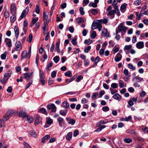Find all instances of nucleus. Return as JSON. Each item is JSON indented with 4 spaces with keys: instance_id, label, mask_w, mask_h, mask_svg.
Wrapping results in <instances>:
<instances>
[{
    "instance_id": "nucleus-15",
    "label": "nucleus",
    "mask_w": 148,
    "mask_h": 148,
    "mask_svg": "<svg viewBox=\"0 0 148 148\" xmlns=\"http://www.w3.org/2000/svg\"><path fill=\"white\" fill-rule=\"evenodd\" d=\"M127 5V4L126 3H124L121 5L120 10L122 13H123L125 11Z\"/></svg>"
},
{
    "instance_id": "nucleus-46",
    "label": "nucleus",
    "mask_w": 148,
    "mask_h": 148,
    "mask_svg": "<svg viewBox=\"0 0 148 148\" xmlns=\"http://www.w3.org/2000/svg\"><path fill=\"white\" fill-rule=\"evenodd\" d=\"M110 90L111 93L112 95H113L118 92L117 90L112 88H110Z\"/></svg>"
},
{
    "instance_id": "nucleus-32",
    "label": "nucleus",
    "mask_w": 148,
    "mask_h": 148,
    "mask_svg": "<svg viewBox=\"0 0 148 148\" xmlns=\"http://www.w3.org/2000/svg\"><path fill=\"white\" fill-rule=\"evenodd\" d=\"M27 120L29 123H32L34 121L33 118L30 116H27Z\"/></svg>"
},
{
    "instance_id": "nucleus-37",
    "label": "nucleus",
    "mask_w": 148,
    "mask_h": 148,
    "mask_svg": "<svg viewBox=\"0 0 148 148\" xmlns=\"http://www.w3.org/2000/svg\"><path fill=\"white\" fill-rule=\"evenodd\" d=\"M98 23H93L92 25L91 28L92 30H94L97 28V26L98 25Z\"/></svg>"
},
{
    "instance_id": "nucleus-45",
    "label": "nucleus",
    "mask_w": 148,
    "mask_h": 148,
    "mask_svg": "<svg viewBox=\"0 0 148 148\" xmlns=\"http://www.w3.org/2000/svg\"><path fill=\"white\" fill-rule=\"evenodd\" d=\"M124 27L123 26V23H121L118 26V30L120 31H122L123 28Z\"/></svg>"
},
{
    "instance_id": "nucleus-11",
    "label": "nucleus",
    "mask_w": 148,
    "mask_h": 148,
    "mask_svg": "<svg viewBox=\"0 0 148 148\" xmlns=\"http://www.w3.org/2000/svg\"><path fill=\"white\" fill-rule=\"evenodd\" d=\"M46 123L44 125L45 128H47L49 126H47V125H51L53 121L52 120L49 118H47L46 119Z\"/></svg>"
},
{
    "instance_id": "nucleus-14",
    "label": "nucleus",
    "mask_w": 148,
    "mask_h": 148,
    "mask_svg": "<svg viewBox=\"0 0 148 148\" xmlns=\"http://www.w3.org/2000/svg\"><path fill=\"white\" fill-rule=\"evenodd\" d=\"M12 73V71L9 70L5 74L4 77L6 80H8L11 76Z\"/></svg>"
},
{
    "instance_id": "nucleus-44",
    "label": "nucleus",
    "mask_w": 148,
    "mask_h": 148,
    "mask_svg": "<svg viewBox=\"0 0 148 148\" xmlns=\"http://www.w3.org/2000/svg\"><path fill=\"white\" fill-rule=\"evenodd\" d=\"M97 10L96 9H93L91 10V13L93 15H96L98 13Z\"/></svg>"
},
{
    "instance_id": "nucleus-47",
    "label": "nucleus",
    "mask_w": 148,
    "mask_h": 148,
    "mask_svg": "<svg viewBox=\"0 0 148 148\" xmlns=\"http://www.w3.org/2000/svg\"><path fill=\"white\" fill-rule=\"evenodd\" d=\"M77 39V38L76 37H75L72 39L71 41L72 43L74 45H75L77 43L76 41Z\"/></svg>"
},
{
    "instance_id": "nucleus-30",
    "label": "nucleus",
    "mask_w": 148,
    "mask_h": 148,
    "mask_svg": "<svg viewBox=\"0 0 148 148\" xmlns=\"http://www.w3.org/2000/svg\"><path fill=\"white\" fill-rule=\"evenodd\" d=\"M50 138V136L49 135H47L44 137H43L42 139V142L44 143L46 140L49 139Z\"/></svg>"
},
{
    "instance_id": "nucleus-35",
    "label": "nucleus",
    "mask_w": 148,
    "mask_h": 148,
    "mask_svg": "<svg viewBox=\"0 0 148 148\" xmlns=\"http://www.w3.org/2000/svg\"><path fill=\"white\" fill-rule=\"evenodd\" d=\"M132 47L131 45H126L124 47V50H130Z\"/></svg>"
},
{
    "instance_id": "nucleus-39",
    "label": "nucleus",
    "mask_w": 148,
    "mask_h": 148,
    "mask_svg": "<svg viewBox=\"0 0 148 148\" xmlns=\"http://www.w3.org/2000/svg\"><path fill=\"white\" fill-rule=\"evenodd\" d=\"M32 34H30L29 35V37L27 38V40L29 43L32 42Z\"/></svg>"
},
{
    "instance_id": "nucleus-19",
    "label": "nucleus",
    "mask_w": 148,
    "mask_h": 148,
    "mask_svg": "<svg viewBox=\"0 0 148 148\" xmlns=\"http://www.w3.org/2000/svg\"><path fill=\"white\" fill-rule=\"evenodd\" d=\"M119 86L121 88H122L126 86V83H125L123 81L119 80Z\"/></svg>"
},
{
    "instance_id": "nucleus-57",
    "label": "nucleus",
    "mask_w": 148,
    "mask_h": 148,
    "mask_svg": "<svg viewBox=\"0 0 148 148\" xmlns=\"http://www.w3.org/2000/svg\"><path fill=\"white\" fill-rule=\"evenodd\" d=\"M83 78V77L81 75H79L77 77L76 80L77 82H79L80 80L82 79Z\"/></svg>"
},
{
    "instance_id": "nucleus-28",
    "label": "nucleus",
    "mask_w": 148,
    "mask_h": 148,
    "mask_svg": "<svg viewBox=\"0 0 148 148\" xmlns=\"http://www.w3.org/2000/svg\"><path fill=\"white\" fill-rule=\"evenodd\" d=\"M5 126V122L3 119H0V128L4 127Z\"/></svg>"
},
{
    "instance_id": "nucleus-33",
    "label": "nucleus",
    "mask_w": 148,
    "mask_h": 148,
    "mask_svg": "<svg viewBox=\"0 0 148 148\" xmlns=\"http://www.w3.org/2000/svg\"><path fill=\"white\" fill-rule=\"evenodd\" d=\"M97 4L92 2H90V3L88 4L89 6L92 7L93 8H96L97 7Z\"/></svg>"
},
{
    "instance_id": "nucleus-22",
    "label": "nucleus",
    "mask_w": 148,
    "mask_h": 148,
    "mask_svg": "<svg viewBox=\"0 0 148 148\" xmlns=\"http://www.w3.org/2000/svg\"><path fill=\"white\" fill-rule=\"evenodd\" d=\"M72 136V132H69L66 135V139L67 141H69L71 139Z\"/></svg>"
},
{
    "instance_id": "nucleus-52",
    "label": "nucleus",
    "mask_w": 148,
    "mask_h": 148,
    "mask_svg": "<svg viewBox=\"0 0 148 148\" xmlns=\"http://www.w3.org/2000/svg\"><path fill=\"white\" fill-rule=\"evenodd\" d=\"M119 50V47H116V46L114 47L112 49V51L114 52V53H116Z\"/></svg>"
},
{
    "instance_id": "nucleus-50",
    "label": "nucleus",
    "mask_w": 148,
    "mask_h": 148,
    "mask_svg": "<svg viewBox=\"0 0 148 148\" xmlns=\"http://www.w3.org/2000/svg\"><path fill=\"white\" fill-rule=\"evenodd\" d=\"M115 14V12L113 10H111L108 12L107 13V15L108 16L109 15H114Z\"/></svg>"
},
{
    "instance_id": "nucleus-7",
    "label": "nucleus",
    "mask_w": 148,
    "mask_h": 148,
    "mask_svg": "<svg viewBox=\"0 0 148 148\" xmlns=\"http://www.w3.org/2000/svg\"><path fill=\"white\" fill-rule=\"evenodd\" d=\"M10 11L13 15H15L16 12V7L15 4H12L11 5Z\"/></svg>"
},
{
    "instance_id": "nucleus-51",
    "label": "nucleus",
    "mask_w": 148,
    "mask_h": 148,
    "mask_svg": "<svg viewBox=\"0 0 148 148\" xmlns=\"http://www.w3.org/2000/svg\"><path fill=\"white\" fill-rule=\"evenodd\" d=\"M111 87L114 88H116L118 87V84L116 83H112L111 84Z\"/></svg>"
},
{
    "instance_id": "nucleus-49",
    "label": "nucleus",
    "mask_w": 148,
    "mask_h": 148,
    "mask_svg": "<svg viewBox=\"0 0 148 148\" xmlns=\"http://www.w3.org/2000/svg\"><path fill=\"white\" fill-rule=\"evenodd\" d=\"M7 52L5 51L2 54L1 56V58L2 60H5L6 58Z\"/></svg>"
},
{
    "instance_id": "nucleus-41",
    "label": "nucleus",
    "mask_w": 148,
    "mask_h": 148,
    "mask_svg": "<svg viewBox=\"0 0 148 148\" xmlns=\"http://www.w3.org/2000/svg\"><path fill=\"white\" fill-rule=\"evenodd\" d=\"M128 68L131 69L133 71H134L136 69L135 67L133 66V64H128Z\"/></svg>"
},
{
    "instance_id": "nucleus-12",
    "label": "nucleus",
    "mask_w": 148,
    "mask_h": 148,
    "mask_svg": "<svg viewBox=\"0 0 148 148\" xmlns=\"http://www.w3.org/2000/svg\"><path fill=\"white\" fill-rule=\"evenodd\" d=\"M143 79L138 76L133 78L132 79V81L135 82H139L143 80Z\"/></svg>"
},
{
    "instance_id": "nucleus-56",
    "label": "nucleus",
    "mask_w": 148,
    "mask_h": 148,
    "mask_svg": "<svg viewBox=\"0 0 148 148\" xmlns=\"http://www.w3.org/2000/svg\"><path fill=\"white\" fill-rule=\"evenodd\" d=\"M96 36V32L95 31H93L91 35V38L94 39L95 38Z\"/></svg>"
},
{
    "instance_id": "nucleus-62",
    "label": "nucleus",
    "mask_w": 148,
    "mask_h": 148,
    "mask_svg": "<svg viewBox=\"0 0 148 148\" xmlns=\"http://www.w3.org/2000/svg\"><path fill=\"white\" fill-rule=\"evenodd\" d=\"M98 96V94L96 93H93V95L92 96V99L94 98L96 99L97 98Z\"/></svg>"
},
{
    "instance_id": "nucleus-24",
    "label": "nucleus",
    "mask_w": 148,
    "mask_h": 148,
    "mask_svg": "<svg viewBox=\"0 0 148 148\" xmlns=\"http://www.w3.org/2000/svg\"><path fill=\"white\" fill-rule=\"evenodd\" d=\"M60 44V42L59 41H57L56 44V47L55 50H56L58 52H60V50L59 49V46Z\"/></svg>"
},
{
    "instance_id": "nucleus-36",
    "label": "nucleus",
    "mask_w": 148,
    "mask_h": 148,
    "mask_svg": "<svg viewBox=\"0 0 148 148\" xmlns=\"http://www.w3.org/2000/svg\"><path fill=\"white\" fill-rule=\"evenodd\" d=\"M64 75L65 76L68 77H71L72 76V73L71 71H69L64 73Z\"/></svg>"
},
{
    "instance_id": "nucleus-21",
    "label": "nucleus",
    "mask_w": 148,
    "mask_h": 148,
    "mask_svg": "<svg viewBox=\"0 0 148 148\" xmlns=\"http://www.w3.org/2000/svg\"><path fill=\"white\" fill-rule=\"evenodd\" d=\"M107 123H108V121H100L97 123L96 126L97 127H99L101 124H105Z\"/></svg>"
},
{
    "instance_id": "nucleus-23",
    "label": "nucleus",
    "mask_w": 148,
    "mask_h": 148,
    "mask_svg": "<svg viewBox=\"0 0 148 148\" xmlns=\"http://www.w3.org/2000/svg\"><path fill=\"white\" fill-rule=\"evenodd\" d=\"M64 108L65 109H67L69 108V103L67 101H64L62 103Z\"/></svg>"
},
{
    "instance_id": "nucleus-17",
    "label": "nucleus",
    "mask_w": 148,
    "mask_h": 148,
    "mask_svg": "<svg viewBox=\"0 0 148 148\" xmlns=\"http://www.w3.org/2000/svg\"><path fill=\"white\" fill-rule=\"evenodd\" d=\"M14 30V33L15 34V36L16 38H17L19 34V28L17 26H15Z\"/></svg>"
},
{
    "instance_id": "nucleus-20",
    "label": "nucleus",
    "mask_w": 148,
    "mask_h": 148,
    "mask_svg": "<svg viewBox=\"0 0 148 148\" xmlns=\"http://www.w3.org/2000/svg\"><path fill=\"white\" fill-rule=\"evenodd\" d=\"M38 111L39 112L43 114L46 115L47 114V113L46 110L44 108H40L38 110Z\"/></svg>"
},
{
    "instance_id": "nucleus-3",
    "label": "nucleus",
    "mask_w": 148,
    "mask_h": 148,
    "mask_svg": "<svg viewBox=\"0 0 148 148\" xmlns=\"http://www.w3.org/2000/svg\"><path fill=\"white\" fill-rule=\"evenodd\" d=\"M33 74V72H32L29 74L27 73H25L24 74V77L27 81L29 80L32 78Z\"/></svg>"
},
{
    "instance_id": "nucleus-26",
    "label": "nucleus",
    "mask_w": 148,
    "mask_h": 148,
    "mask_svg": "<svg viewBox=\"0 0 148 148\" xmlns=\"http://www.w3.org/2000/svg\"><path fill=\"white\" fill-rule=\"evenodd\" d=\"M84 21V19L82 17H79L76 19V22L77 23H82Z\"/></svg>"
},
{
    "instance_id": "nucleus-13",
    "label": "nucleus",
    "mask_w": 148,
    "mask_h": 148,
    "mask_svg": "<svg viewBox=\"0 0 148 148\" xmlns=\"http://www.w3.org/2000/svg\"><path fill=\"white\" fill-rule=\"evenodd\" d=\"M29 10V8H27L23 10L20 16L21 18H23L27 14Z\"/></svg>"
},
{
    "instance_id": "nucleus-9",
    "label": "nucleus",
    "mask_w": 148,
    "mask_h": 148,
    "mask_svg": "<svg viewBox=\"0 0 148 148\" xmlns=\"http://www.w3.org/2000/svg\"><path fill=\"white\" fill-rule=\"evenodd\" d=\"M43 17L44 23L45 24V25H46L48 24L49 22L50 19H48V16L45 14V12H43Z\"/></svg>"
},
{
    "instance_id": "nucleus-48",
    "label": "nucleus",
    "mask_w": 148,
    "mask_h": 148,
    "mask_svg": "<svg viewBox=\"0 0 148 148\" xmlns=\"http://www.w3.org/2000/svg\"><path fill=\"white\" fill-rule=\"evenodd\" d=\"M90 49L91 47L90 46H88L86 47H85L84 51L85 53H87L89 52Z\"/></svg>"
},
{
    "instance_id": "nucleus-34",
    "label": "nucleus",
    "mask_w": 148,
    "mask_h": 148,
    "mask_svg": "<svg viewBox=\"0 0 148 148\" xmlns=\"http://www.w3.org/2000/svg\"><path fill=\"white\" fill-rule=\"evenodd\" d=\"M98 22L99 23L106 24L108 22V20L106 18L103 19H101L99 20Z\"/></svg>"
},
{
    "instance_id": "nucleus-5",
    "label": "nucleus",
    "mask_w": 148,
    "mask_h": 148,
    "mask_svg": "<svg viewBox=\"0 0 148 148\" xmlns=\"http://www.w3.org/2000/svg\"><path fill=\"white\" fill-rule=\"evenodd\" d=\"M66 120L68 122V123L73 125L75 124V121L70 117H68L66 118Z\"/></svg>"
},
{
    "instance_id": "nucleus-1",
    "label": "nucleus",
    "mask_w": 148,
    "mask_h": 148,
    "mask_svg": "<svg viewBox=\"0 0 148 148\" xmlns=\"http://www.w3.org/2000/svg\"><path fill=\"white\" fill-rule=\"evenodd\" d=\"M13 113V111L12 110H8L3 117L4 120L6 121H7L12 115Z\"/></svg>"
},
{
    "instance_id": "nucleus-2",
    "label": "nucleus",
    "mask_w": 148,
    "mask_h": 148,
    "mask_svg": "<svg viewBox=\"0 0 148 148\" xmlns=\"http://www.w3.org/2000/svg\"><path fill=\"white\" fill-rule=\"evenodd\" d=\"M47 107L48 110H51V111L52 112H55L56 111V106L53 104L51 103L48 104Z\"/></svg>"
},
{
    "instance_id": "nucleus-38",
    "label": "nucleus",
    "mask_w": 148,
    "mask_h": 148,
    "mask_svg": "<svg viewBox=\"0 0 148 148\" xmlns=\"http://www.w3.org/2000/svg\"><path fill=\"white\" fill-rule=\"evenodd\" d=\"M29 134L30 136H33L34 137H36L37 135L36 133L33 131H30Z\"/></svg>"
},
{
    "instance_id": "nucleus-59",
    "label": "nucleus",
    "mask_w": 148,
    "mask_h": 148,
    "mask_svg": "<svg viewBox=\"0 0 148 148\" xmlns=\"http://www.w3.org/2000/svg\"><path fill=\"white\" fill-rule=\"evenodd\" d=\"M112 5L114 7V8L118 7V5L116 3V1L115 0H114L112 3Z\"/></svg>"
},
{
    "instance_id": "nucleus-4",
    "label": "nucleus",
    "mask_w": 148,
    "mask_h": 148,
    "mask_svg": "<svg viewBox=\"0 0 148 148\" xmlns=\"http://www.w3.org/2000/svg\"><path fill=\"white\" fill-rule=\"evenodd\" d=\"M15 50L17 51H20L22 49L21 43L19 41H16L15 43Z\"/></svg>"
},
{
    "instance_id": "nucleus-54",
    "label": "nucleus",
    "mask_w": 148,
    "mask_h": 148,
    "mask_svg": "<svg viewBox=\"0 0 148 148\" xmlns=\"http://www.w3.org/2000/svg\"><path fill=\"white\" fill-rule=\"evenodd\" d=\"M16 20V17L14 15H13V16H11L10 18V21L12 22H14Z\"/></svg>"
},
{
    "instance_id": "nucleus-31",
    "label": "nucleus",
    "mask_w": 148,
    "mask_h": 148,
    "mask_svg": "<svg viewBox=\"0 0 148 148\" xmlns=\"http://www.w3.org/2000/svg\"><path fill=\"white\" fill-rule=\"evenodd\" d=\"M106 127V126L105 125H101L96 130L95 132H99Z\"/></svg>"
},
{
    "instance_id": "nucleus-10",
    "label": "nucleus",
    "mask_w": 148,
    "mask_h": 148,
    "mask_svg": "<svg viewBox=\"0 0 148 148\" xmlns=\"http://www.w3.org/2000/svg\"><path fill=\"white\" fill-rule=\"evenodd\" d=\"M136 46L137 48L141 49L144 47V42L142 41L138 42L136 43Z\"/></svg>"
},
{
    "instance_id": "nucleus-64",
    "label": "nucleus",
    "mask_w": 148,
    "mask_h": 148,
    "mask_svg": "<svg viewBox=\"0 0 148 148\" xmlns=\"http://www.w3.org/2000/svg\"><path fill=\"white\" fill-rule=\"evenodd\" d=\"M23 144L25 146V148H31L29 145L25 142L23 143Z\"/></svg>"
},
{
    "instance_id": "nucleus-58",
    "label": "nucleus",
    "mask_w": 148,
    "mask_h": 148,
    "mask_svg": "<svg viewBox=\"0 0 148 148\" xmlns=\"http://www.w3.org/2000/svg\"><path fill=\"white\" fill-rule=\"evenodd\" d=\"M109 108L107 106L103 107L102 108V110L104 112H107L109 110Z\"/></svg>"
},
{
    "instance_id": "nucleus-27",
    "label": "nucleus",
    "mask_w": 148,
    "mask_h": 148,
    "mask_svg": "<svg viewBox=\"0 0 148 148\" xmlns=\"http://www.w3.org/2000/svg\"><path fill=\"white\" fill-rule=\"evenodd\" d=\"M68 112V111L66 110H61L60 111V114L63 116H66Z\"/></svg>"
},
{
    "instance_id": "nucleus-29",
    "label": "nucleus",
    "mask_w": 148,
    "mask_h": 148,
    "mask_svg": "<svg viewBox=\"0 0 148 148\" xmlns=\"http://www.w3.org/2000/svg\"><path fill=\"white\" fill-rule=\"evenodd\" d=\"M18 115L22 117H24L27 116L26 113L23 111L19 112Z\"/></svg>"
},
{
    "instance_id": "nucleus-25",
    "label": "nucleus",
    "mask_w": 148,
    "mask_h": 148,
    "mask_svg": "<svg viewBox=\"0 0 148 148\" xmlns=\"http://www.w3.org/2000/svg\"><path fill=\"white\" fill-rule=\"evenodd\" d=\"M102 33L104 34V36L107 37L109 36V33L108 32L107 29H104L102 30Z\"/></svg>"
},
{
    "instance_id": "nucleus-61",
    "label": "nucleus",
    "mask_w": 148,
    "mask_h": 148,
    "mask_svg": "<svg viewBox=\"0 0 148 148\" xmlns=\"http://www.w3.org/2000/svg\"><path fill=\"white\" fill-rule=\"evenodd\" d=\"M136 41L137 38L136 36H133L132 39V42L133 43H135Z\"/></svg>"
},
{
    "instance_id": "nucleus-6",
    "label": "nucleus",
    "mask_w": 148,
    "mask_h": 148,
    "mask_svg": "<svg viewBox=\"0 0 148 148\" xmlns=\"http://www.w3.org/2000/svg\"><path fill=\"white\" fill-rule=\"evenodd\" d=\"M21 57L22 58H29L30 56L29 54L27 53V52L26 50H25L23 51L21 55Z\"/></svg>"
},
{
    "instance_id": "nucleus-43",
    "label": "nucleus",
    "mask_w": 148,
    "mask_h": 148,
    "mask_svg": "<svg viewBox=\"0 0 148 148\" xmlns=\"http://www.w3.org/2000/svg\"><path fill=\"white\" fill-rule=\"evenodd\" d=\"M60 58L59 56H56L54 57L53 58L54 62L56 63H57L59 61Z\"/></svg>"
},
{
    "instance_id": "nucleus-42",
    "label": "nucleus",
    "mask_w": 148,
    "mask_h": 148,
    "mask_svg": "<svg viewBox=\"0 0 148 148\" xmlns=\"http://www.w3.org/2000/svg\"><path fill=\"white\" fill-rule=\"evenodd\" d=\"M114 12L115 13L117 14V15L119 16L120 15V13L119 9L118 8V7L114 8Z\"/></svg>"
},
{
    "instance_id": "nucleus-53",
    "label": "nucleus",
    "mask_w": 148,
    "mask_h": 148,
    "mask_svg": "<svg viewBox=\"0 0 148 148\" xmlns=\"http://www.w3.org/2000/svg\"><path fill=\"white\" fill-rule=\"evenodd\" d=\"M124 141L127 143H130L132 141V139L129 138H125L124 139Z\"/></svg>"
},
{
    "instance_id": "nucleus-16",
    "label": "nucleus",
    "mask_w": 148,
    "mask_h": 148,
    "mask_svg": "<svg viewBox=\"0 0 148 148\" xmlns=\"http://www.w3.org/2000/svg\"><path fill=\"white\" fill-rule=\"evenodd\" d=\"M122 58V55L119 53L116 55L114 58V60L116 62H118Z\"/></svg>"
},
{
    "instance_id": "nucleus-8",
    "label": "nucleus",
    "mask_w": 148,
    "mask_h": 148,
    "mask_svg": "<svg viewBox=\"0 0 148 148\" xmlns=\"http://www.w3.org/2000/svg\"><path fill=\"white\" fill-rule=\"evenodd\" d=\"M42 121V118L40 116L37 115L36 117L34 122V125H37L39 124Z\"/></svg>"
},
{
    "instance_id": "nucleus-40",
    "label": "nucleus",
    "mask_w": 148,
    "mask_h": 148,
    "mask_svg": "<svg viewBox=\"0 0 148 148\" xmlns=\"http://www.w3.org/2000/svg\"><path fill=\"white\" fill-rule=\"evenodd\" d=\"M141 3V1L140 0H136L134 2V4L136 6L139 5Z\"/></svg>"
},
{
    "instance_id": "nucleus-18",
    "label": "nucleus",
    "mask_w": 148,
    "mask_h": 148,
    "mask_svg": "<svg viewBox=\"0 0 148 148\" xmlns=\"http://www.w3.org/2000/svg\"><path fill=\"white\" fill-rule=\"evenodd\" d=\"M112 97L118 101H120L121 99V96L119 94L116 93L114 94L113 96Z\"/></svg>"
},
{
    "instance_id": "nucleus-60",
    "label": "nucleus",
    "mask_w": 148,
    "mask_h": 148,
    "mask_svg": "<svg viewBox=\"0 0 148 148\" xmlns=\"http://www.w3.org/2000/svg\"><path fill=\"white\" fill-rule=\"evenodd\" d=\"M35 12L36 13L38 14L40 12V8L39 6L36 5V9H35Z\"/></svg>"
},
{
    "instance_id": "nucleus-63",
    "label": "nucleus",
    "mask_w": 148,
    "mask_h": 148,
    "mask_svg": "<svg viewBox=\"0 0 148 148\" xmlns=\"http://www.w3.org/2000/svg\"><path fill=\"white\" fill-rule=\"evenodd\" d=\"M142 130L145 133H148V127H143L142 128Z\"/></svg>"
},
{
    "instance_id": "nucleus-55",
    "label": "nucleus",
    "mask_w": 148,
    "mask_h": 148,
    "mask_svg": "<svg viewBox=\"0 0 148 148\" xmlns=\"http://www.w3.org/2000/svg\"><path fill=\"white\" fill-rule=\"evenodd\" d=\"M80 14L81 15H84V8L83 7H80L79 9Z\"/></svg>"
}]
</instances>
